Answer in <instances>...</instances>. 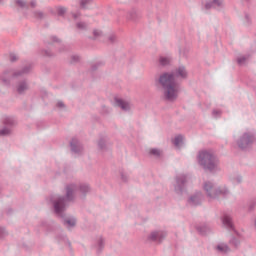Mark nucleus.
I'll return each mask as SVG.
<instances>
[{"instance_id":"obj_1","label":"nucleus","mask_w":256,"mask_h":256,"mask_svg":"<svg viewBox=\"0 0 256 256\" xmlns=\"http://www.w3.org/2000/svg\"><path fill=\"white\" fill-rule=\"evenodd\" d=\"M159 83L164 88V97L168 101H174L179 95V86L175 84V76L172 74H163L160 76Z\"/></svg>"},{"instance_id":"obj_2","label":"nucleus","mask_w":256,"mask_h":256,"mask_svg":"<svg viewBox=\"0 0 256 256\" xmlns=\"http://www.w3.org/2000/svg\"><path fill=\"white\" fill-rule=\"evenodd\" d=\"M199 163L203 165L206 169L213 171L217 162L215 161V157L208 152H201L199 155Z\"/></svg>"},{"instance_id":"obj_3","label":"nucleus","mask_w":256,"mask_h":256,"mask_svg":"<svg viewBox=\"0 0 256 256\" xmlns=\"http://www.w3.org/2000/svg\"><path fill=\"white\" fill-rule=\"evenodd\" d=\"M115 103H116L117 107H121V109H123L124 111H127V109H130V107H131L129 102H126L123 99L116 98Z\"/></svg>"},{"instance_id":"obj_4","label":"nucleus","mask_w":256,"mask_h":256,"mask_svg":"<svg viewBox=\"0 0 256 256\" xmlns=\"http://www.w3.org/2000/svg\"><path fill=\"white\" fill-rule=\"evenodd\" d=\"M54 209H55L56 213H61L63 211V209H65V204L63 203L62 198L58 199L54 203Z\"/></svg>"},{"instance_id":"obj_5","label":"nucleus","mask_w":256,"mask_h":256,"mask_svg":"<svg viewBox=\"0 0 256 256\" xmlns=\"http://www.w3.org/2000/svg\"><path fill=\"white\" fill-rule=\"evenodd\" d=\"M177 77H187V71L185 70V67H180L176 70Z\"/></svg>"},{"instance_id":"obj_6","label":"nucleus","mask_w":256,"mask_h":256,"mask_svg":"<svg viewBox=\"0 0 256 256\" xmlns=\"http://www.w3.org/2000/svg\"><path fill=\"white\" fill-rule=\"evenodd\" d=\"M220 5H223V0H214L211 5L206 4V9H211V7H220Z\"/></svg>"},{"instance_id":"obj_7","label":"nucleus","mask_w":256,"mask_h":256,"mask_svg":"<svg viewBox=\"0 0 256 256\" xmlns=\"http://www.w3.org/2000/svg\"><path fill=\"white\" fill-rule=\"evenodd\" d=\"M223 224L226 226V227H233V222L231 221V217L229 216H224L223 217Z\"/></svg>"},{"instance_id":"obj_8","label":"nucleus","mask_w":256,"mask_h":256,"mask_svg":"<svg viewBox=\"0 0 256 256\" xmlns=\"http://www.w3.org/2000/svg\"><path fill=\"white\" fill-rule=\"evenodd\" d=\"M182 144H183V136H176L174 138V145L176 147H181Z\"/></svg>"},{"instance_id":"obj_9","label":"nucleus","mask_w":256,"mask_h":256,"mask_svg":"<svg viewBox=\"0 0 256 256\" xmlns=\"http://www.w3.org/2000/svg\"><path fill=\"white\" fill-rule=\"evenodd\" d=\"M205 191H207L208 195H210V197H217V194L213 193H209V189H211V183H206L204 186Z\"/></svg>"},{"instance_id":"obj_10","label":"nucleus","mask_w":256,"mask_h":256,"mask_svg":"<svg viewBox=\"0 0 256 256\" xmlns=\"http://www.w3.org/2000/svg\"><path fill=\"white\" fill-rule=\"evenodd\" d=\"M218 251H220L221 253H227V251H229V248L226 245H219L217 247Z\"/></svg>"},{"instance_id":"obj_11","label":"nucleus","mask_w":256,"mask_h":256,"mask_svg":"<svg viewBox=\"0 0 256 256\" xmlns=\"http://www.w3.org/2000/svg\"><path fill=\"white\" fill-rule=\"evenodd\" d=\"M66 225L68 227H75V219H71V218L67 219L66 220Z\"/></svg>"},{"instance_id":"obj_12","label":"nucleus","mask_w":256,"mask_h":256,"mask_svg":"<svg viewBox=\"0 0 256 256\" xmlns=\"http://www.w3.org/2000/svg\"><path fill=\"white\" fill-rule=\"evenodd\" d=\"M169 58H166V57H160V64L161 65H167L169 64Z\"/></svg>"},{"instance_id":"obj_13","label":"nucleus","mask_w":256,"mask_h":256,"mask_svg":"<svg viewBox=\"0 0 256 256\" xmlns=\"http://www.w3.org/2000/svg\"><path fill=\"white\" fill-rule=\"evenodd\" d=\"M25 89H27V84L23 83V84H20L18 86V92L19 93H23V91H25Z\"/></svg>"},{"instance_id":"obj_14","label":"nucleus","mask_w":256,"mask_h":256,"mask_svg":"<svg viewBox=\"0 0 256 256\" xmlns=\"http://www.w3.org/2000/svg\"><path fill=\"white\" fill-rule=\"evenodd\" d=\"M159 237V232H153L150 235V239H152V241H157V238Z\"/></svg>"},{"instance_id":"obj_15","label":"nucleus","mask_w":256,"mask_h":256,"mask_svg":"<svg viewBox=\"0 0 256 256\" xmlns=\"http://www.w3.org/2000/svg\"><path fill=\"white\" fill-rule=\"evenodd\" d=\"M151 155H161V151L158 149H151L150 150Z\"/></svg>"},{"instance_id":"obj_16","label":"nucleus","mask_w":256,"mask_h":256,"mask_svg":"<svg viewBox=\"0 0 256 256\" xmlns=\"http://www.w3.org/2000/svg\"><path fill=\"white\" fill-rule=\"evenodd\" d=\"M9 133H11L9 129H4L1 131V135H9Z\"/></svg>"},{"instance_id":"obj_17","label":"nucleus","mask_w":256,"mask_h":256,"mask_svg":"<svg viewBox=\"0 0 256 256\" xmlns=\"http://www.w3.org/2000/svg\"><path fill=\"white\" fill-rule=\"evenodd\" d=\"M71 191H73V188H67V197L69 198V196L71 195Z\"/></svg>"},{"instance_id":"obj_18","label":"nucleus","mask_w":256,"mask_h":256,"mask_svg":"<svg viewBox=\"0 0 256 256\" xmlns=\"http://www.w3.org/2000/svg\"><path fill=\"white\" fill-rule=\"evenodd\" d=\"M99 35H101V32L95 30L94 31V37L97 38V37H99Z\"/></svg>"},{"instance_id":"obj_19","label":"nucleus","mask_w":256,"mask_h":256,"mask_svg":"<svg viewBox=\"0 0 256 256\" xmlns=\"http://www.w3.org/2000/svg\"><path fill=\"white\" fill-rule=\"evenodd\" d=\"M78 27H79V29H83L85 27V24L80 23V24H78Z\"/></svg>"},{"instance_id":"obj_20","label":"nucleus","mask_w":256,"mask_h":256,"mask_svg":"<svg viewBox=\"0 0 256 256\" xmlns=\"http://www.w3.org/2000/svg\"><path fill=\"white\" fill-rule=\"evenodd\" d=\"M243 61H245V58H239L238 59V63H240V64L243 63Z\"/></svg>"},{"instance_id":"obj_21","label":"nucleus","mask_w":256,"mask_h":256,"mask_svg":"<svg viewBox=\"0 0 256 256\" xmlns=\"http://www.w3.org/2000/svg\"><path fill=\"white\" fill-rule=\"evenodd\" d=\"M58 107H63V102H58Z\"/></svg>"},{"instance_id":"obj_22","label":"nucleus","mask_w":256,"mask_h":256,"mask_svg":"<svg viewBox=\"0 0 256 256\" xmlns=\"http://www.w3.org/2000/svg\"><path fill=\"white\" fill-rule=\"evenodd\" d=\"M191 201H195V199L191 198Z\"/></svg>"}]
</instances>
